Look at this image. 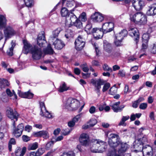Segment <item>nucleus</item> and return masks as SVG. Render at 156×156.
Returning a JSON list of instances; mask_svg holds the SVG:
<instances>
[{"label": "nucleus", "instance_id": "obj_15", "mask_svg": "<svg viewBox=\"0 0 156 156\" xmlns=\"http://www.w3.org/2000/svg\"><path fill=\"white\" fill-rule=\"evenodd\" d=\"M132 3L133 6L136 10H141L144 5V2L141 0H133Z\"/></svg>", "mask_w": 156, "mask_h": 156}, {"label": "nucleus", "instance_id": "obj_36", "mask_svg": "<svg viewBox=\"0 0 156 156\" xmlns=\"http://www.w3.org/2000/svg\"><path fill=\"white\" fill-rule=\"evenodd\" d=\"M104 50L108 53H110L112 49L111 44L106 41H104Z\"/></svg>", "mask_w": 156, "mask_h": 156}, {"label": "nucleus", "instance_id": "obj_6", "mask_svg": "<svg viewBox=\"0 0 156 156\" xmlns=\"http://www.w3.org/2000/svg\"><path fill=\"white\" fill-rule=\"evenodd\" d=\"M30 53L33 59L35 60L40 59L43 54L41 48L35 45L34 46V48L31 50Z\"/></svg>", "mask_w": 156, "mask_h": 156}, {"label": "nucleus", "instance_id": "obj_27", "mask_svg": "<svg viewBox=\"0 0 156 156\" xmlns=\"http://www.w3.org/2000/svg\"><path fill=\"white\" fill-rule=\"evenodd\" d=\"M45 36L44 33L39 34L37 38V43L40 47H43L46 43Z\"/></svg>", "mask_w": 156, "mask_h": 156}, {"label": "nucleus", "instance_id": "obj_16", "mask_svg": "<svg viewBox=\"0 0 156 156\" xmlns=\"http://www.w3.org/2000/svg\"><path fill=\"white\" fill-rule=\"evenodd\" d=\"M91 19L95 22H100L103 20V15L98 12H95L91 16Z\"/></svg>", "mask_w": 156, "mask_h": 156}, {"label": "nucleus", "instance_id": "obj_13", "mask_svg": "<svg viewBox=\"0 0 156 156\" xmlns=\"http://www.w3.org/2000/svg\"><path fill=\"white\" fill-rule=\"evenodd\" d=\"M23 53L27 54L29 52L30 53L31 50L34 48V46H32L27 41L23 40Z\"/></svg>", "mask_w": 156, "mask_h": 156}, {"label": "nucleus", "instance_id": "obj_9", "mask_svg": "<svg viewBox=\"0 0 156 156\" xmlns=\"http://www.w3.org/2000/svg\"><path fill=\"white\" fill-rule=\"evenodd\" d=\"M114 24L112 20L103 24L102 26V30H104V33H107L112 31L113 29Z\"/></svg>", "mask_w": 156, "mask_h": 156}, {"label": "nucleus", "instance_id": "obj_57", "mask_svg": "<svg viewBox=\"0 0 156 156\" xmlns=\"http://www.w3.org/2000/svg\"><path fill=\"white\" fill-rule=\"evenodd\" d=\"M81 114H79L77 115H76L75 117L72 119L73 121H74L75 123L79 120V119H80L81 117Z\"/></svg>", "mask_w": 156, "mask_h": 156}, {"label": "nucleus", "instance_id": "obj_19", "mask_svg": "<svg viewBox=\"0 0 156 156\" xmlns=\"http://www.w3.org/2000/svg\"><path fill=\"white\" fill-rule=\"evenodd\" d=\"M147 14L150 16L156 14V3H153L148 6Z\"/></svg>", "mask_w": 156, "mask_h": 156}, {"label": "nucleus", "instance_id": "obj_55", "mask_svg": "<svg viewBox=\"0 0 156 156\" xmlns=\"http://www.w3.org/2000/svg\"><path fill=\"white\" fill-rule=\"evenodd\" d=\"M110 86V84L109 83H105L104 86L102 89L103 92H105L108 90Z\"/></svg>", "mask_w": 156, "mask_h": 156}, {"label": "nucleus", "instance_id": "obj_21", "mask_svg": "<svg viewBox=\"0 0 156 156\" xmlns=\"http://www.w3.org/2000/svg\"><path fill=\"white\" fill-rule=\"evenodd\" d=\"M23 129L24 125L23 124H20L14 130L13 132V134L16 137H19L21 135Z\"/></svg>", "mask_w": 156, "mask_h": 156}, {"label": "nucleus", "instance_id": "obj_12", "mask_svg": "<svg viewBox=\"0 0 156 156\" xmlns=\"http://www.w3.org/2000/svg\"><path fill=\"white\" fill-rule=\"evenodd\" d=\"M79 140L83 145L85 146L88 145L90 142L89 135L85 133L82 134L80 136Z\"/></svg>", "mask_w": 156, "mask_h": 156}, {"label": "nucleus", "instance_id": "obj_54", "mask_svg": "<svg viewBox=\"0 0 156 156\" xmlns=\"http://www.w3.org/2000/svg\"><path fill=\"white\" fill-rule=\"evenodd\" d=\"M103 69L105 71L111 72L112 70L111 68L109 67L107 64H105L103 66Z\"/></svg>", "mask_w": 156, "mask_h": 156}, {"label": "nucleus", "instance_id": "obj_38", "mask_svg": "<svg viewBox=\"0 0 156 156\" xmlns=\"http://www.w3.org/2000/svg\"><path fill=\"white\" fill-rule=\"evenodd\" d=\"M44 52L45 54L51 55L53 53L54 51L50 44L48 45L47 48L44 50Z\"/></svg>", "mask_w": 156, "mask_h": 156}, {"label": "nucleus", "instance_id": "obj_8", "mask_svg": "<svg viewBox=\"0 0 156 156\" xmlns=\"http://www.w3.org/2000/svg\"><path fill=\"white\" fill-rule=\"evenodd\" d=\"M40 105L41 108L40 115L49 119L53 118V116L49 112L46 110L44 103V102H40Z\"/></svg>", "mask_w": 156, "mask_h": 156}, {"label": "nucleus", "instance_id": "obj_14", "mask_svg": "<svg viewBox=\"0 0 156 156\" xmlns=\"http://www.w3.org/2000/svg\"><path fill=\"white\" fill-rule=\"evenodd\" d=\"M129 33L130 36L134 37V40L136 44L138 43L139 38V34L137 29L135 28H130Z\"/></svg>", "mask_w": 156, "mask_h": 156}, {"label": "nucleus", "instance_id": "obj_28", "mask_svg": "<svg viewBox=\"0 0 156 156\" xmlns=\"http://www.w3.org/2000/svg\"><path fill=\"white\" fill-rule=\"evenodd\" d=\"M26 151L27 148L25 147H23L22 149L20 147H17L15 151V156H23Z\"/></svg>", "mask_w": 156, "mask_h": 156}, {"label": "nucleus", "instance_id": "obj_64", "mask_svg": "<svg viewBox=\"0 0 156 156\" xmlns=\"http://www.w3.org/2000/svg\"><path fill=\"white\" fill-rule=\"evenodd\" d=\"M96 108L94 106H92L90 108L89 112L91 114H93L95 112Z\"/></svg>", "mask_w": 156, "mask_h": 156}, {"label": "nucleus", "instance_id": "obj_49", "mask_svg": "<svg viewBox=\"0 0 156 156\" xmlns=\"http://www.w3.org/2000/svg\"><path fill=\"white\" fill-rule=\"evenodd\" d=\"M117 90L116 87H113L110 88L109 93L111 95H113L116 93Z\"/></svg>", "mask_w": 156, "mask_h": 156}, {"label": "nucleus", "instance_id": "obj_11", "mask_svg": "<svg viewBox=\"0 0 156 156\" xmlns=\"http://www.w3.org/2000/svg\"><path fill=\"white\" fill-rule=\"evenodd\" d=\"M91 83L94 86L95 90L97 92H99L100 89L101 88V85H103L105 82L103 80L100 79L98 80H94L92 79L91 80Z\"/></svg>", "mask_w": 156, "mask_h": 156}, {"label": "nucleus", "instance_id": "obj_30", "mask_svg": "<svg viewBox=\"0 0 156 156\" xmlns=\"http://www.w3.org/2000/svg\"><path fill=\"white\" fill-rule=\"evenodd\" d=\"M70 90V87L67 85L66 83L64 82H62L58 89V91L59 92H63Z\"/></svg>", "mask_w": 156, "mask_h": 156}, {"label": "nucleus", "instance_id": "obj_20", "mask_svg": "<svg viewBox=\"0 0 156 156\" xmlns=\"http://www.w3.org/2000/svg\"><path fill=\"white\" fill-rule=\"evenodd\" d=\"M142 151L144 156H152L153 155L152 148L149 145L144 146Z\"/></svg>", "mask_w": 156, "mask_h": 156}, {"label": "nucleus", "instance_id": "obj_7", "mask_svg": "<svg viewBox=\"0 0 156 156\" xmlns=\"http://www.w3.org/2000/svg\"><path fill=\"white\" fill-rule=\"evenodd\" d=\"M6 114L8 118L12 120H13L12 125L14 127H15V122L17 120L18 116L17 112L13 110L12 108H9L6 111Z\"/></svg>", "mask_w": 156, "mask_h": 156}, {"label": "nucleus", "instance_id": "obj_53", "mask_svg": "<svg viewBox=\"0 0 156 156\" xmlns=\"http://www.w3.org/2000/svg\"><path fill=\"white\" fill-rule=\"evenodd\" d=\"M97 122V120L95 119H92L90 120L88 124L90 126H93L95 125Z\"/></svg>", "mask_w": 156, "mask_h": 156}, {"label": "nucleus", "instance_id": "obj_3", "mask_svg": "<svg viewBox=\"0 0 156 156\" xmlns=\"http://www.w3.org/2000/svg\"><path fill=\"white\" fill-rule=\"evenodd\" d=\"M80 105V102L78 100L71 98H68L64 104L65 108L69 110H76Z\"/></svg>", "mask_w": 156, "mask_h": 156}, {"label": "nucleus", "instance_id": "obj_34", "mask_svg": "<svg viewBox=\"0 0 156 156\" xmlns=\"http://www.w3.org/2000/svg\"><path fill=\"white\" fill-rule=\"evenodd\" d=\"M62 5H64L66 1V6L68 9L73 7L75 4V3L74 0H62Z\"/></svg>", "mask_w": 156, "mask_h": 156}, {"label": "nucleus", "instance_id": "obj_39", "mask_svg": "<svg viewBox=\"0 0 156 156\" xmlns=\"http://www.w3.org/2000/svg\"><path fill=\"white\" fill-rule=\"evenodd\" d=\"M12 46L7 51V53L8 55L9 56H12L13 55V48L15 46V44L13 42V41H12L11 42Z\"/></svg>", "mask_w": 156, "mask_h": 156}, {"label": "nucleus", "instance_id": "obj_17", "mask_svg": "<svg viewBox=\"0 0 156 156\" xmlns=\"http://www.w3.org/2000/svg\"><path fill=\"white\" fill-rule=\"evenodd\" d=\"M92 33L93 34L94 38L97 39L101 38L103 36L104 30L101 29L94 28L93 29Z\"/></svg>", "mask_w": 156, "mask_h": 156}, {"label": "nucleus", "instance_id": "obj_62", "mask_svg": "<svg viewBox=\"0 0 156 156\" xmlns=\"http://www.w3.org/2000/svg\"><path fill=\"white\" fill-rule=\"evenodd\" d=\"M151 52L154 54H156V44H154L151 50Z\"/></svg>", "mask_w": 156, "mask_h": 156}, {"label": "nucleus", "instance_id": "obj_5", "mask_svg": "<svg viewBox=\"0 0 156 156\" xmlns=\"http://www.w3.org/2000/svg\"><path fill=\"white\" fill-rule=\"evenodd\" d=\"M86 35H79L75 42V48L77 51L82 50L85 46Z\"/></svg>", "mask_w": 156, "mask_h": 156}, {"label": "nucleus", "instance_id": "obj_18", "mask_svg": "<svg viewBox=\"0 0 156 156\" xmlns=\"http://www.w3.org/2000/svg\"><path fill=\"white\" fill-rule=\"evenodd\" d=\"M74 10L73 9L70 11L69 12L68 15L66 17L67 19L69 20V22L70 23L69 27L73 25V23L78 19L76 16L73 12Z\"/></svg>", "mask_w": 156, "mask_h": 156}, {"label": "nucleus", "instance_id": "obj_52", "mask_svg": "<svg viewBox=\"0 0 156 156\" xmlns=\"http://www.w3.org/2000/svg\"><path fill=\"white\" fill-rule=\"evenodd\" d=\"M138 140H140V143L143 145V146H144V144H146L147 142V140L146 136H144L141 139H140Z\"/></svg>", "mask_w": 156, "mask_h": 156}, {"label": "nucleus", "instance_id": "obj_51", "mask_svg": "<svg viewBox=\"0 0 156 156\" xmlns=\"http://www.w3.org/2000/svg\"><path fill=\"white\" fill-rule=\"evenodd\" d=\"M25 5L27 7H30L33 4V0H23Z\"/></svg>", "mask_w": 156, "mask_h": 156}, {"label": "nucleus", "instance_id": "obj_50", "mask_svg": "<svg viewBox=\"0 0 156 156\" xmlns=\"http://www.w3.org/2000/svg\"><path fill=\"white\" fill-rule=\"evenodd\" d=\"M80 19L83 21L85 22L87 20L86 14L85 12H83L80 16Z\"/></svg>", "mask_w": 156, "mask_h": 156}, {"label": "nucleus", "instance_id": "obj_25", "mask_svg": "<svg viewBox=\"0 0 156 156\" xmlns=\"http://www.w3.org/2000/svg\"><path fill=\"white\" fill-rule=\"evenodd\" d=\"M18 94L20 97L28 99L32 98L34 96V94L29 91L23 92L18 90Z\"/></svg>", "mask_w": 156, "mask_h": 156}, {"label": "nucleus", "instance_id": "obj_47", "mask_svg": "<svg viewBox=\"0 0 156 156\" xmlns=\"http://www.w3.org/2000/svg\"><path fill=\"white\" fill-rule=\"evenodd\" d=\"M54 141H51L48 142L46 145L45 149L47 150H49L51 149L54 144Z\"/></svg>", "mask_w": 156, "mask_h": 156}, {"label": "nucleus", "instance_id": "obj_42", "mask_svg": "<svg viewBox=\"0 0 156 156\" xmlns=\"http://www.w3.org/2000/svg\"><path fill=\"white\" fill-rule=\"evenodd\" d=\"M129 118V116H123L119 123V125L120 126H125L126 124H125V122L128 120Z\"/></svg>", "mask_w": 156, "mask_h": 156}, {"label": "nucleus", "instance_id": "obj_59", "mask_svg": "<svg viewBox=\"0 0 156 156\" xmlns=\"http://www.w3.org/2000/svg\"><path fill=\"white\" fill-rule=\"evenodd\" d=\"M118 74L119 76L123 77L125 76V72L123 70H120L119 71Z\"/></svg>", "mask_w": 156, "mask_h": 156}, {"label": "nucleus", "instance_id": "obj_61", "mask_svg": "<svg viewBox=\"0 0 156 156\" xmlns=\"http://www.w3.org/2000/svg\"><path fill=\"white\" fill-rule=\"evenodd\" d=\"M4 94H5V93L3 94L2 96V101L4 102H6L8 101V98L7 96L5 95L4 96Z\"/></svg>", "mask_w": 156, "mask_h": 156}, {"label": "nucleus", "instance_id": "obj_37", "mask_svg": "<svg viewBox=\"0 0 156 156\" xmlns=\"http://www.w3.org/2000/svg\"><path fill=\"white\" fill-rule=\"evenodd\" d=\"M9 85V82L6 80H0V87L1 88H5Z\"/></svg>", "mask_w": 156, "mask_h": 156}, {"label": "nucleus", "instance_id": "obj_22", "mask_svg": "<svg viewBox=\"0 0 156 156\" xmlns=\"http://www.w3.org/2000/svg\"><path fill=\"white\" fill-rule=\"evenodd\" d=\"M144 146L141 144L139 140H136L133 143V147L135 150L134 151L135 152L142 151Z\"/></svg>", "mask_w": 156, "mask_h": 156}, {"label": "nucleus", "instance_id": "obj_43", "mask_svg": "<svg viewBox=\"0 0 156 156\" xmlns=\"http://www.w3.org/2000/svg\"><path fill=\"white\" fill-rule=\"evenodd\" d=\"M37 147L38 144L37 143H35L29 145L28 147V149L29 150H35Z\"/></svg>", "mask_w": 156, "mask_h": 156}, {"label": "nucleus", "instance_id": "obj_31", "mask_svg": "<svg viewBox=\"0 0 156 156\" xmlns=\"http://www.w3.org/2000/svg\"><path fill=\"white\" fill-rule=\"evenodd\" d=\"M7 24L6 18L4 15H0V30L4 28Z\"/></svg>", "mask_w": 156, "mask_h": 156}, {"label": "nucleus", "instance_id": "obj_40", "mask_svg": "<svg viewBox=\"0 0 156 156\" xmlns=\"http://www.w3.org/2000/svg\"><path fill=\"white\" fill-rule=\"evenodd\" d=\"M92 27L91 24L90 23L88 22L85 28V30L87 32V34H90L92 33L93 29L90 31Z\"/></svg>", "mask_w": 156, "mask_h": 156}, {"label": "nucleus", "instance_id": "obj_45", "mask_svg": "<svg viewBox=\"0 0 156 156\" xmlns=\"http://www.w3.org/2000/svg\"><path fill=\"white\" fill-rule=\"evenodd\" d=\"M149 35L148 33L144 34L142 37V41L148 42L149 38Z\"/></svg>", "mask_w": 156, "mask_h": 156}, {"label": "nucleus", "instance_id": "obj_58", "mask_svg": "<svg viewBox=\"0 0 156 156\" xmlns=\"http://www.w3.org/2000/svg\"><path fill=\"white\" fill-rule=\"evenodd\" d=\"M93 45L95 50L96 55H98L99 54V49H98V48L97 45V44L96 43H94V44H93Z\"/></svg>", "mask_w": 156, "mask_h": 156}, {"label": "nucleus", "instance_id": "obj_41", "mask_svg": "<svg viewBox=\"0 0 156 156\" xmlns=\"http://www.w3.org/2000/svg\"><path fill=\"white\" fill-rule=\"evenodd\" d=\"M69 12L67 9L65 8H62L61 10V14L62 16L66 17L68 15Z\"/></svg>", "mask_w": 156, "mask_h": 156}, {"label": "nucleus", "instance_id": "obj_1", "mask_svg": "<svg viewBox=\"0 0 156 156\" xmlns=\"http://www.w3.org/2000/svg\"><path fill=\"white\" fill-rule=\"evenodd\" d=\"M106 143L98 139H92L90 145L91 152L93 153H102L105 151Z\"/></svg>", "mask_w": 156, "mask_h": 156}, {"label": "nucleus", "instance_id": "obj_24", "mask_svg": "<svg viewBox=\"0 0 156 156\" xmlns=\"http://www.w3.org/2000/svg\"><path fill=\"white\" fill-rule=\"evenodd\" d=\"M51 41L53 42L55 48L57 49L60 50L65 46V44L63 42L58 39Z\"/></svg>", "mask_w": 156, "mask_h": 156}, {"label": "nucleus", "instance_id": "obj_10", "mask_svg": "<svg viewBox=\"0 0 156 156\" xmlns=\"http://www.w3.org/2000/svg\"><path fill=\"white\" fill-rule=\"evenodd\" d=\"M5 37L6 39L11 38L16 33V31L10 26H8L5 28L4 30Z\"/></svg>", "mask_w": 156, "mask_h": 156}, {"label": "nucleus", "instance_id": "obj_23", "mask_svg": "<svg viewBox=\"0 0 156 156\" xmlns=\"http://www.w3.org/2000/svg\"><path fill=\"white\" fill-rule=\"evenodd\" d=\"M34 136L35 137H43L45 139H47L49 137L48 132L46 130L41 131L34 133Z\"/></svg>", "mask_w": 156, "mask_h": 156}, {"label": "nucleus", "instance_id": "obj_4", "mask_svg": "<svg viewBox=\"0 0 156 156\" xmlns=\"http://www.w3.org/2000/svg\"><path fill=\"white\" fill-rule=\"evenodd\" d=\"M108 143L110 147L115 148L121 143L120 138L118 134L111 133L109 135Z\"/></svg>", "mask_w": 156, "mask_h": 156}, {"label": "nucleus", "instance_id": "obj_60", "mask_svg": "<svg viewBox=\"0 0 156 156\" xmlns=\"http://www.w3.org/2000/svg\"><path fill=\"white\" fill-rule=\"evenodd\" d=\"M82 67L83 70L85 72H87L89 70L88 68L87 67L86 64H83L82 66Z\"/></svg>", "mask_w": 156, "mask_h": 156}, {"label": "nucleus", "instance_id": "obj_63", "mask_svg": "<svg viewBox=\"0 0 156 156\" xmlns=\"http://www.w3.org/2000/svg\"><path fill=\"white\" fill-rule=\"evenodd\" d=\"M149 117L151 120H154L155 119L154 113L153 112H151L149 114Z\"/></svg>", "mask_w": 156, "mask_h": 156}, {"label": "nucleus", "instance_id": "obj_33", "mask_svg": "<svg viewBox=\"0 0 156 156\" xmlns=\"http://www.w3.org/2000/svg\"><path fill=\"white\" fill-rule=\"evenodd\" d=\"M61 30L59 28H57L52 32V35L50 37L49 41H54L56 40Z\"/></svg>", "mask_w": 156, "mask_h": 156}, {"label": "nucleus", "instance_id": "obj_35", "mask_svg": "<svg viewBox=\"0 0 156 156\" xmlns=\"http://www.w3.org/2000/svg\"><path fill=\"white\" fill-rule=\"evenodd\" d=\"M128 148V145L126 143H121V147L119 150V154H122L125 152Z\"/></svg>", "mask_w": 156, "mask_h": 156}, {"label": "nucleus", "instance_id": "obj_32", "mask_svg": "<svg viewBox=\"0 0 156 156\" xmlns=\"http://www.w3.org/2000/svg\"><path fill=\"white\" fill-rule=\"evenodd\" d=\"M128 32L125 30H123L119 32V34H116L115 37L117 39H121L122 40L123 38L127 36Z\"/></svg>", "mask_w": 156, "mask_h": 156}, {"label": "nucleus", "instance_id": "obj_46", "mask_svg": "<svg viewBox=\"0 0 156 156\" xmlns=\"http://www.w3.org/2000/svg\"><path fill=\"white\" fill-rule=\"evenodd\" d=\"M61 156H75V153L72 151L63 153Z\"/></svg>", "mask_w": 156, "mask_h": 156}, {"label": "nucleus", "instance_id": "obj_56", "mask_svg": "<svg viewBox=\"0 0 156 156\" xmlns=\"http://www.w3.org/2000/svg\"><path fill=\"white\" fill-rule=\"evenodd\" d=\"M147 103H141L139 106V108L142 110H145L147 107Z\"/></svg>", "mask_w": 156, "mask_h": 156}, {"label": "nucleus", "instance_id": "obj_2", "mask_svg": "<svg viewBox=\"0 0 156 156\" xmlns=\"http://www.w3.org/2000/svg\"><path fill=\"white\" fill-rule=\"evenodd\" d=\"M130 19L136 24L144 25L147 23V18L145 15L141 12L135 13L132 11L129 12Z\"/></svg>", "mask_w": 156, "mask_h": 156}, {"label": "nucleus", "instance_id": "obj_26", "mask_svg": "<svg viewBox=\"0 0 156 156\" xmlns=\"http://www.w3.org/2000/svg\"><path fill=\"white\" fill-rule=\"evenodd\" d=\"M120 102L118 101L114 103L112 106V109L115 112H121L125 107V105H122L119 106Z\"/></svg>", "mask_w": 156, "mask_h": 156}, {"label": "nucleus", "instance_id": "obj_48", "mask_svg": "<svg viewBox=\"0 0 156 156\" xmlns=\"http://www.w3.org/2000/svg\"><path fill=\"white\" fill-rule=\"evenodd\" d=\"M122 40L117 39V38L115 37L114 43L115 45L117 46H121L122 45Z\"/></svg>", "mask_w": 156, "mask_h": 156}, {"label": "nucleus", "instance_id": "obj_44", "mask_svg": "<svg viewBox=\"0 0 156 156\" xmlns=\"http://www.w3.org/2000/svg\"><path fill=\"white\" fill-rule=\"evenodd\" d=\"M73 25L79 28H81L82 27V22L78 19H77L73 23Z\"/></svg>", "mask_w": 156, "mask_h": 156}, {"label": "nucleus", "instance_id": "obj_29", "mask_svg": "<svg viewBox=\"0 0 156 156\" xmlns=\"http://www.w3.org/2000/svg\"><path fill=\"white\" fill-rule=\"evenodd\" d=\"M44 152L42 148H39L36 151H32L27 154V156H41Z\"/></svg>", "mask_w": 156, "mask_h": 156}]
</instances>
